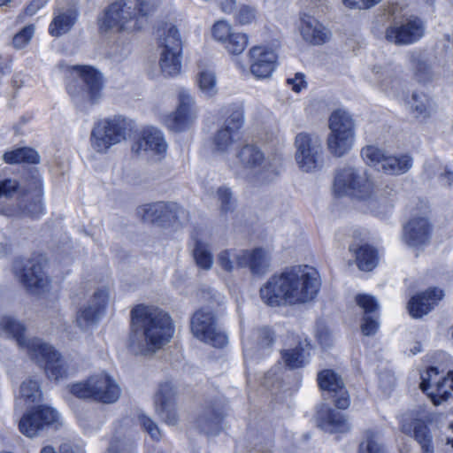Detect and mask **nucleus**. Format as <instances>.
Wrapping results in <instances>:
<instances>
[{
	"label": "nucleus",
	"mask_w": 453,
	"mask_h": 453,
	"mask_svg": "<svg viewBox=\"0 0 453 453\" xmlns=\"http://www.w3.org/2000/svg\"><path fill=\"white\" fill-rule=\"evenodd\" d=\"M131 324L134 334L129 338V348L136 354L155 353L170 342L174 334L169 314L155 306H134L131 311Z\"/></svg>",
	"instance_id": "nucleus-1"
},
{
	"label": "nucleus",
	"mask_w": 453,
	"mask_h": 453,
	"mask_svg": "<svg viewBox=\"0 0 453 453\" xmlns=\"http://www.w3.org/2000/svg\"><path fill=\"white\" fill-rule=\"evenodd\" d=\"M26 328L22 323L7 315L0 317V336L14 339L19 346L27 350L28 355L44 368L50 380H58L67 376L68 372L65 361L50 346L40 339H27Z\"/></svg>",
	"instance_id": "nucleus-2"
},
{
	"label": "nucleus",
	"mask_w": 453,
	"mask_h": 453,
	"mask_svg": "<svg viewBox=\"0 0 453 453\" xmlns=\"http://www.w3.org/2000/svg\"><path fill=\"white\" fill-rule=\"evenodd\" d=\"M42 392L36 380H25L19 389L15 408H27L19 422V431L27 437H35L45 426L60 424V415L50 406L42 404Z\"/></svg>",
	"instance_id": "nucleus-3"
},
{
	"label": "nucleus",
	"mask_w": 453,
	"mask_h": 453,
	"mask_svg": "<svg viewBox=\"0 0 453 453\" xmlns=\"http://www.w3.org/2000/svg\"><path fill=\"white\" fill-rule=\"evenodd\" d=\"M147 0H115L98 18V27L103 33L110 30L134 31L142 27L143 19L152 11Z\"/></svg>",
	"instance_id": "nucleus-4"
},
{
	"label": "nucleus",
	"mask_w": 453,
	"mask_h": 453,
	"mask_svg": "<svg viewBox=\"0 0 453 453\" xmlns=\"http://www.w3.org/2000/svg\"><path fill=\"white\" fill-rule=\"evenodd\" d=\"M334 191L339 196H348L368 204L374 203L378 198V189L368 173L351 165L337 170Z\"/></svg>",
	"instance_id": "nucleus-5"
},
{
	"label": "nucleus",
	"mask_w": 453,
	"mask_h": 453,
	"mask_svg": "<svg viewBox=\"0 0 453 453\" xmlns=\"http://www.w3.org/2000/svg\"><path fill=\"white\" fill-rule=\"evenodd\" d=\"M72 81L66 83L68 94L73 100H88L96 103L103 95L104 78L91 65H77L68 67Z\"/></svg>",
	"instance_id": "nucleus-6"
},
{
	"label": "nucleus",
	"mask_w": 453,
	"mask_h": 453,
	"mask_svg": "<svg viewBox=\"0 0 453 453\" xmlns=\"http://www.w3.org/2000/svg\"><path fill=\"white\" fill-rule=\"evenodd\" d=\"M70 391L79 398L92 399L103 403H113L121 395L118 382L105 372L93 374L84 381L73 384Z\"/></svg>",
	"instance_id": "nucleus-7"
},
{
	"label": "nucleus",
	"mask_w": 453,
	"mask_h": 453,
	"mask_svg": "<svg viewBox=\"0 0 453 453\" xmlns=\"http://www.w3.org/2000/svg\"><path fill=\"white\" fill-rule=\"evenodd\" d=\"M159 66L165 76H176L181 71L182 42L176 27L166 25L160 34Z\"/></svg>",
	"instance_id": "nucleus-8"
},
{
	"label": "nucleus",
	"mask_w": 453,
	"mask_h": 453,
	"mask_svg": "<svg viewBox=\"0 0 453 453\" xmlns=\"http://www.w3.org/2000/svg\"><path fill=\"white\" fill-rule=\"evenodd\" d=\"M129 123L122 116H114L97 121L90 134V143L94 150L106 152L111 146L126 139Z\"/></svg>",
	"instance_id": "nucleus-9"
},
{
	"label": "nucleus",
	"mask_w": 453,
	"mask_h": 453,
	"mask_svg": "<svg viewBox=\"0 0 453 453\" xmlns=\"http://www.w3.org/2000/svg\"><path fill=\"white\" fill-rule=\"evenodd\" d=\"M448 365H432L421 373L420 388L434 405L447 400L453 393V372L447 371Z\"/></svg>",
	"instance_id": "nucleus-10"
},
{
	"label": "nucleus",
	"mask_w": 453,
	"mask_h": 453,
	"mask_svg": "<svg viewBox=\"0 0 453 453\" xmlns=\"http://www.w3.org/2000/svg\"><path fill=\"white\" fill-rule=\"evenodd\" d=\"M138 214L143 221L165 227L177 228L188 221V211L173 202H157L142 205L139 207Z\"/></svg>",
	"instance_id": "nucleus-11"
},
{
	"label": "nucleus",
	"mask_w": 453,
	"mask_h": 453,
	"mask_svg": "<svg viewBox=\"0 0 453 453\" xmlns=\"http://www.w3.org/2000/svg\"><path fill=\"white\" fill-rule=\"evenodd\" d=\"M361 155L367 165L390 175L403 174L413 165L412 157L408 154L388 155L383 150L373 145L363 148Z\"/></svg>",
	"instance_id": "nucleus-12"
},
{
	"label": "nucleus",
	"mask_w": 453,
	"mask_h": 453,
	"mask_svg": "<svg viewBox=\"0 0 453 453\" xmlns=\"http://www.w3.org/2000/svg\"><path fill=\"white\" fill-rule=\"evenodd\" d=\"M296 160L304 172H312L322 166L323 147L321 139L316 134L300 133L296 136Z\"/></svg>",
	"instance_id": "nucleus-13"
},
{
	"label": "nucleus",
	"mask_w": 453,
	"mask_h": 453,
	"mask_svg": "<svg viewBox=\"0 0 453 453\" xmlns=\"http://www.w3.org/2000/svg\"><path fill=\"white\" fill-rule=\"evenodd\" d=\"M426 31L423 20L415 16L394 20L385 31V38L395 45L412 44L420 40Z\"/></svg>",
	"instance_id": "nucleus-14"
},
{
	"label": "nucleus",
	"mask_w": 453,
	"mask_h": 453,
	"mask_svg": "<svg viewBox=\"0 0 453 453\" xmlns=\"http://www.w3.org/2000/svg\"><path fill=\"white\" fill-rule=\"evenodd\" d=\"M47 265L48 259L44 255L35 254L29 258L15 257L12 270L20 283H48Z\"/></svg>",
	"instance_id": "nucleus-15"
},
{
	"label": "nucleus",
	"mask_w": 453,
	"mask_h": 453,
	"mask_svg": "<svg viewBox=\"0 0 453 453\" xmlns=\"http://www.w3.org/2000/svg\"><path fill=\"white\" fill-rule=\"evenodd\" d=\"M193 335L207 344L223 348L227 343V336L216 326L214 316L210 311H197L191 319Z\"/></svg>",
	"instance_id": "nucleus-16"
},
{
	"label": "nucleus",
	"mask_w": 453,
	"mask_h": 453,
	"mask_svg": "<svg viewBox=\"0 0 453 453\" xmlns=\"http://www.w3.org/2000/svg\"><path fill=\"white\" fill-rule=\"evenodd\" d=\"M109 300L105 288L99 289L90 297L88 305L81 308L76 316L75 323L82 331L89 330L103 316Z\"/></svg>",
	"instance_id": "nucleus-17"
},
{
	"label": "nucleus",
	"mask_w": 453,
	"mask_h": 453,
	"mask_svg": "<svg viewBox=\"0 0 453 453\" xmlns=\"http://www.w3.org/2000/svg\"><path fill=\"white\" fill-rule=\"evenodd\" d=\"M179 105L175 112L164 117L165 126L175 132L185 130L196 117L193 111L194 99L189 92L184 88L178 93Z\"/></svg>",
	"instance_id": "nucleus-18"
},
{
	"label": "nucleus",
	"mask_w": 453,
	"mask_h": 453,
	"mask_svg": "<svg viewBox=\"0 0 453 453\" xmlns=\"http://www.w3.org/2000/svg\"><path fill=\"white\" fill-rule=\"evenodd\" d=\"M401 431L407 435H413L421 447L422 453H434L432 435L418 414L407 412L400 416Z\"/></svg>",
	"instance_id": "nucleus-19"
},
{
	"label": "nucleus",
	"mask_w": 453,
	"mask_h": 453,
	"mask_svg": "<svg viewBox=\"0 0 453 453\" xmlns=\"http://www.w3.org/2000/svg\"><path fill=\"white\" fill-rule=\"evenodd\" d=\"M444 290L438 286L430 287L410 299L407 304L409 314L413 319H421L431 312L443 299Z\"/></svg>",
	"instance_id": "nucleus-20"
},
{
	"label": "nucleus",
	"mask_w": 453,
	"mask_h": 453,
	"mask_svg": "<svg viewBox=\"0 0 453 453\" xmlns=\"http://www.w3.org/2000/svg\"><path fill=\"white\" fill-rule=\"evenodd\" d=\"M250 73L257 79L270 77L278 65L276 53L264 46H254L249 50Z\"/></svg>",
	"instance_id": "nucleus-21"
},
{
	"label": "nucleus",
	"mask_w": 453,
	"mask_h": 453,
	"mask_svg": "<svg viewBox=\"0 0 453 453\" xmlns=\"http://www.w3.org/2000/svg\"><path fill=\"white\" fill-rule=\"evenodd\" d=\"M175 396V387L172 382L167 381L160 384L154 398L157 413L169 426H174L178 422Z\"/></svg>",
	"instance_id": "nucleus-22"
},
{
	"label": "nucleus",
	"mask_w": 453,
	"mask_h": 453,
	"mask_svg": "<svg viewBox=\"0 0 453 453\" xmlns=\"http://www.w3.org/2000/svg\"><path fill=\"white\" fill-rule=\"evenodd\" d=\"M43 187L42 180L37 172L27 179V188L24 195V202L27 203L22 209V212L32 218H38L44 213V205L42 202Z\"/></svg>",
	"instance_id": "nucleus-23"
},
{
	"label": "nucleus",
	"mask_w": 453,
	"mask_h": 453,
	"mask_svg": "<svg viewBox=\"0 0 453 453\" xmlns=\"http://www.w3.org/2000/svg\"><path fill=\"white\" fill-rule=\"evenodd\" d=\"M244 123L243 111L234 110L226 119L224 127L214 135L213 143L215 149L219 152L226 151L234 143V137Z\"/></svg>",
	"instance_id": "nucleus-24"
},
{
	"label": "nucleus",
	"mask_w": 453,
	"mask_h": 453,
	"mask_svg": "<svg viewBox=\"0 0 453 453\" xmlns=\"http://www.w3.org/2000/svg\"><path fill=\"white\" fill-rule=\"evenodd\" d=\"M318 382L322 390L333 394L335 405L339 409L345 410L349 406V395L341 376L332 370H324L318 374Z\"/></svg>",
	"instance_id": "nucleus-25"
},
{
	"label": "nucleus",
	"mask_w": 453,
	"mask_h": 453,
	"mask_svg": "<svg viewBox=\"0 0 453 453\" xmlns=\"http://www.w3.org/2000/svg\"><path fill=\"white\" fill-rule=\"evenodd\" d=\"M235 263L238 267L249 268L252 274H265L270 267V255L262 248L243 250L235 255Z\"/></svg>",
	"instance_id": "nucleus-26"
},
{
	"label": "nucleus",
	"mask_w": 453,
	"mask_h": 453,
	"mask_svg": "<svg viewBox=\"0 0 453 453\" xmlns=\"http://www.w3.org/2000/svg\"><path fill=\"white\" fill-rule=\"evenodd\" d=\"M299 30L303 39L313 45L324 44L332 36L331 31L326 27L316 18L306 14L301 18Z\"/></svg>",
	"instance_id": "nucleus-27"
},
{
	"label": "nucleus",
	"mask_w": 453,
	"mask_h": 453,
	"mask_svg": "<svg viewBox=\"0 0 453 453\" xmlns=\"http://www.w3.org/2000/svg\"><path fill=\"white\" fill-rule=\"evenodd\" d=\"M78 16L76 0H73L67 9L64 7L57 8L54 12L53 19L49 26V33L55 37H59L68 33L77 21Z\"/></svg>",
	"instance_id": "nucleus-28"
},
{
	"label": "nucleus",
	"mask_w": 453,
	"mask_h": 453,
	"mask_svg": "<svg viewBox=\"0 0 453 453\" xmlns=\"http://www.w3.org/2000/svg\"><path fill=\"white\" fill-rule=\"evenodd\" d=\"M430 232V224L425 217L413 218L404 226L403 239L408 246H422L428 242Z\"/></svg>",
	"instance_id": "nucleus-29"
},
{
	"label": "nucleus",
	"mask_w": 453,
	"mask_h": 453,
	"mask_svg": "<svg viewBox=\"0 0 453 453\" xmlns=\"http://www.w3.org/2000/svg\"><path fill=\"white\" fill-rule=\"evenodd\" d=\"M318 425L329 433H343L349 429V424L344 416L323 404L316 411Z\"/></svg>",
	"instance_id": "nucleus-30"
},
{
	"label": "nucleus",
	"mask_w": 453,
	"mask_h": 453,
	"mask_svg": "<svg viewBox=\"0 0 453 453\" xmlns=\"http://www.w3.org/2000/svg\"><path fill=\"white\" fill-rule=\"evenodd\" d=\"M373 82L381 88L384 91L390 93L397 88L402 81L398 77V68L392 64L384 66L375 65L372 68Z\"/></svg>",
	"instance_id": "nucleus-31"
},
{
	"label": "nucleus",
	"mask_w": 453,
	"mask_h": 453,
	"mask_svg": "<svg viewBox=\"0 0 453 453\" xmlns=\"http://www.w3.org/2000/svg\"><path fill=\"white\" fill-rule=\"evenodd\" d=\"M133 150H135L136 152L142 150L161 155L165 153L167 144L160 130L155 127H149L143 131L142 138L138 144V148H133Z\"/></svg>",
	"instance_id": "nucleus-32"
},
{
	"label": "nucleus",
	"mask_w": 453,
	"mask_h": 453,
	"mask_svg": "<svg viewBox=\"0 0 453 453\" xmlns=\"http://www.w3.org/2000/svg\"><path fill=\"white\" fill-rule=\"evenodd\" d=\"M349 251L354 255L359 270L371 272L378 264L377 251L366 243H352Z\"/></svg>",
	"instance_id": "nucleus-33"
},
{
	"label": "nucleus",
	"mask_w": 453,
	"mask_h": 453,
	"mask_svg": "<svg viewBox=\"0 0 453 453\" xmlns=\"http://www.w3.org/2000/svg\"><path fill=\"white\" fill-rule=\"evenodd\" d=\"M355 121L343 109L334 111L328 119L329 134L355 135Z\"/></svg>",
	"instance_id": "nucleus-34"
},
{
	"label": "nucleus",
	"mask_w": 453,
	"mask_h": 453,
	"mask_svg": "<svg viewBox=\"0 0 453 453\" xmlns=\"http://www.w3.org/2000/svg\"><path fill=\"white\" fill-rule=\"evenodd\" d=\"M311 346L306 341L298 339L297 346L285 350V369H297L303 367L309 361Z\"/></svg>",
	"instance_id": "nucleus-35"
},
{
	"label": "nucleus",
	"mask_w": 453,
	"mask_h": 453,
	"mask_svg": "<svg viewBox=\"0 0 453 453\" xmlns=\"http://www.w3.org/2000/svg\"><path fill=\"white\" fill-rule=\"evenodd\" d=\"M357 453H389L380 429H367L364 432Z\"/></svg>",
	"instance_id": "nucleus-36"
},
{
	"label": "nucleus",
	"mask_w": 453,
	"mask_h": 453,
	"mask_svg": "<svg viewBox=\"0 0 453 453\" xmlns=\"http://www.w3.org/2000/svg\"><path fill=\"white\" fill-rule=\"evenodd\" d=\"M319 271L310 265H295L285 270V283H315L320 280Z\"/></svg>",
	"instance_id": "nucleus-37"
},
{
	"label": "nucleus",
	"mask_w": 453,
	"mask_h": 453,
	"mask_svg": "<svg viewBox=\"0 0 453 453\" xmlns=\"http://www.w3.org/2000/svg\"><path fill=\"white\" fill-rule=\"evenodd\" d=\"M285 303H297L311 301L318 294V285H285Z\"/></svg>",
	"instance_id": "nucleus-38"
},
{
	"label": "nucleus",
	"mask_w": 453,
	"mask_h": 453,
	"mask_svg": "<svg viewBox=\"0 0 453 453\" xmlns=\"http://www.w3.org/2000/svg\"><path fill=\"white\" fill-rule=\"evenodd\" d=\"M355 143V135L328 134L326 145L328 151L336 157L348 154Z\"/></svg>",
	"instance_id": "nucleus-39"
},
{
	"label": "nucleus",
	"mask_w": 453,
	"mask_h": 453,
	"mask_svg": "<svg viewBox=\"0 0 453 453\" xmlns=\"http://www.w3.org/2000/svg\"><path fill=\"white\" fill-rule=\"evenodd\" d=\"M237 158L244 169L253 170L265 161L262 150L254 144L242 146L237 153Z\"/></svg>",
	"instance_id": "nucleus-40"
},
{
	"label": "nucleus",
	"mask_w": 453,
	"mask_h": 453,
	"mask_svg": "<svg viewBox=\"0 0 453 453\" xmlns=\"http://www.w3.org/2000/svg\"><path fill=\"white\" fill-rule=\"evenodd\" d=\"M3 160L9 165L38 164L40 156L34 149L23 147L6 151L3 155Z\"/></svg>",
	"instance_id": "nucleus-41"
},
{
	"label": "nucleus",
	"mask_w": 453,
	"mask_h": 453,
	"mask_svg": "<svg viewBox=\"0 0 453 453\" xmlns=\"http://www.w3.org/2000/svg\"><path fill=\"white\" fill-rule=\"evenodd\" d=\"M196 81L200 92L205 97L211 98L217 94V79L214 72L211 70L200 71Z\"/></svg>",
	"instance_id": "nucleus-42"
},
{
	"label": "nucleus",
	"mask_w": 453,
	"mask_h": 453,
	"mask_svg": "<svg viewBox=\"0 0 453 453\" xmlns=\"http://www.w3.org/2000/svg\"><path fill=\"white\" fill-rule=\"evenodd\" d=\"M249 44V37L246 34L234 32L223 47L232 55H239L244 51Z\"/></svg>",
	"instance_id": "nucleus-43"
},
{
	"label": "nucleus",
	"mask_w": 453,
	"mask_h": 453,
	"mask_svg": "<svg viewBox=\"0 0 453 453\" xmlns=\"http://www.w3.org/2000/svg\"><path fill=\"white\" fill-rule=\"evenodd\" d=\"M195 248H194V257L196 265L202 268L208 270L213 264V257L208 248L201 241L194 238Z\"/></svg>",
	"instance_id": "nucleus-44"
},
{
	"label": "nucleus",
	"mask_w": 453,
	"mask_h": 453,
	"mask_svg": "<svg viewBox=\"0 0 453 453\" xmlns=\"http://www.w3.org/2000/svg\"><path fill=\"white\" fill-rule=\"evenodd\" d=\"M283 285H264L260 289L262 299L270 306H279L283 299Z\"/></svg>",
	"instance_id": "nucleus-45"
},
{
	"label": "nucleus",
	"mask_w": 453,
	"mask_h": 453,
	"mask_svg": "<svg viewBox=\"0 0 453 453\" xmlns=\"http://www.w3.org/2000/svg\"><path fill=\"white\" fill-rule=\"evenodd\" d=\"M356 302L365 314L376 313L380 310L379 301L372 295L359 294L356 296Z\"/></svg>",
	"instance_id": "nucleus-46"
},
{
	"label": "nucleus",
	"mask_w": 453,
	"mask_h": 453,
	"mask_svg": "<svg viewBox=\"0 0 453 453\" xmlns=\"http://www.w3.org/2000/svg\"><path fill=\"white\" fill-rule=\"evenodd\" d=\"M411 110L416 118H426L429 115L428 99L424 95H412Z\"/></svg>",
	"instance_id": "nucleus-47"
},
{
	"label": "nucleus",
	"mask_w": 453,
	"mask_h": 453,
	"mask_svg": "<svg viewBox=\"0 0 453 453\" xmlns=\"http://www.w3.org/2000/svg\"><path fill=\"white\" fill-rule=\"evenodd\" d=\"M35 34V26L28 25L18 32L12 39V45L17 50L25 48L31 41Z\"/></svg>",
	"instance_id": "nucleus-48"
},
{
	"label": "nucleus",
	"mask_w": 453,
	"mask_h": 453,
	"mask_svg": "<svg viewBox=\"0 0 453 453\" xmlns=\"http://www.w3.org/2000/svg\"><path fill=\"white\" fill-rule=\"evenodd\" d=\"M213 38L219 43L224 45L227 39L234 33L232 27L226 21L220 20L216 22L211 29Z\"/></svg>",
	"instance_id": "nucleus-49"
},
{
	"label": "nucleus",
	"mask_w": 453,
	"mask_h": 453,
	"mask_svg": "<svg viewBox=\"0 0 453 453\" xmlns=\"http://www.w3.org/2000/svg\"><path fill=\"white\" fill-rule=\"evenodd\" d=\"M139 421L152 439L159 440L161 438V432L158 426L150 418L142 414L139 416Z\"/></svg>",
	"instance_id": "nucleus-50"
},
{
	"label": "nucleus",
	"mask_w": 453,
	"mask_h": 453,
	"mask_svg": "<svg viewBox=\"0 0 453 453\" xmlns=\"http://www.w3.org/2000/svg\"><path fill=\"white\" fill-rule=\"evenodd\" d=\"M282 371L280 367L270 370L265 378V385L267 388H281Z\"/></svg>",
	"instance_id": "nucleus-51"
},
{
	"label": "nucleus",
	"mask_w": 453,
	"mask_h": 453,
	"mask_svg": "<svg viewBox=\"0 0 453 453\" xmlns=\"http://www.w3.org/2000/svg\"><path fill=\"white\" fill-rule=\"evenodd\" d=\"M220 419L218 417L213 418H199V427L208 434H215L218 433Z\"/></svg>",
	"instance_id": "nucleus-52"
},
{
	"label": "nucleus",
	"mask_w": 453,
	"mask_h": 453,
	"mask_svg": "<svg viewBox=\"0 0 453 453\" xmlns=\"http://www.w3.org/2000/svg\"><path fill=\"white\" fill-rule=\"evenodd\" d=\"M380 327V323L376 318L365 316L361 324V331L364 335L370 336L376 334Z\"/></svg>",
	"instance_id": "nucleus-53"
},
{
	"label": "nucleus",
	"mask_w": 453,
	"mask_h": 453,
	"mask_svg": "<svg viewBox=\"0 0 453 453\" xmlns=\"http://www.w3.org/2000/svg\"><path fill=\"white\" fill-rule=\"evenodd\" d=\"M19 183L12 179L0 180V198L11 197L18 190Z\"/></svg>",
	"instance_id": "nucleus-54"
},
{
	"label": "nucleus",
	"mask_w": 453,
	"mask_h": 453,
	"mask_svg": "<svg viewBox=\"0 0 453 453\" xmlns=\"http://www.w3.org/2000/svg\"><path fill=\"white\" fill-rule=\"evenodd\" d=\"M256 18V12L253 8L250 6H242L237 14L236 20L241 25H248L250 24Z\"/></svg>",
	"instance_id": "nucleus-55"
},
{
	"label": "nucleus",
	"mask_w": 453,
	"mask_h": 453,
	"mask_svg": "<svg viewBox=\"0 0 453 453\" xmlns=\"http://www.w3.org/2000/svg\"><path fill=\"white\" fill-rule=\"evenodd\" d=\"M239 252H234V250H226L219 254L218 260L219 265L226 271L231 272L234 269V263L231 260V257H234L235 258V255Z\"/></svg>",
	"instance_id": "nucleus-56"
},
{
	"label": "nucleus",
	"mask_w": 453,
	"mask_h": 453,
	"mask_svg": "<svg viewBox=\"0 0 453 453\" xmlns=\"http://www.w3.org/2000/svg\"><path fill=\"white\" fill-rule=\"evenodd\" d=\"M217 196L219 201L220 202L221 210L223 211H227L230 210L232 194L230 189L226 188H220L217 191Z\"/></svg>",
	"instance_id": "nucleus-57"
},
{
	"label": "nucleus",
	"mask_w": 453,
	"mask_h": 453,
	"mask_svg": "<svg viewBox=\"0 0 453 453\" xmlns=\"http://www.w3.org/2000/svg\"><path fill=\"white\" fill-rule=\"evenodd\" d=\"M317 338L321 346L324 348L331 346L334 342V336L332 332L326 327H323L318 331Z\"/></svg>",
	"instance_id": "nucleus-58"
},
{
	"label": "nucleus",
	"mask_w": 453,
	"mask_h": 453,
	"mask_svg": "<svg viewBox=\"0 0 453 453\" xmlns=\"http://www.w3.org/2000/svg\"><path fill=\"white\" fill-rule=\"evenodd\" d=\"M287 82L296 93H299L303 88L306 87V81H304L303 75L301 73H296L294 78L288 79Z\"/></svg>",
	"instance_id": "nucleus-59"
},
{
	"label": "nucleus",
	"mask_w": 453,
	"mask_h": 453,
	"mask_svg": "<svg viewBox=\"0 0 453 453\" xmlns=\"http://www.w3.org/2000/svg\"><path fill=\"white\" fill-rule=\"evenodd\" d=\"M280 171L272 163H268L266 169L260 173L263 180H269L273 176H278Z\"/></svg>",
	"instance_id": "nucleus-60"
},
{
	"label": "nucleus",
	"mask_w": 453,
	"mask_h": 453,
	"mask_svg": "<svg viewBox=\"0 0 453 453\" xmlns=\"http://www.w3.org/2000/svg\"><path fill=\"white\" fill-rule=\"evenodd\" d=\"M395 379L394 375L388 373L385 376L381 377L380 380V388L387 391L390 389L395 385Z\"/></svg>",
	"instance_id": "nucleus-61"
},
{
	"label": "nucleus",
	"mask_w": 453,
	"mask_h": 453,
	"mask_svg": "<svg viewBox=\"0 0 453 453\" xmlns=\"http://www.w3.org/2000/svg\"><path fill=\"white\" fill-rule=\"evenodd\" d=\"M44 4L41 1L33 0L25 9L27 15L32 16L35 14Z\"/></svg>",
	"instance_id": "nucleus-62"
},
{
	"label": "nucleus",
	"mask_w": 453,
	"mask_h": 453,
	"mask_svg": "<svg viewBox=\"0 0 453 453\" xmlns=\"http://www.w3.org/2000/svg\"><path fill=\"white\" fill-rule=\"evenodd\" d=\"M426 280H444L445 279L442 277L441 272L437 269L429 270L426 273Z\"/></svg>",
	"instance_id": "nucleus-63"
},
{
	"label": "nucleus",
	"mask_w": 453,
	"mask_h": 453,
	"mask_svg": "<svg viewBox=\"0 0 453 453\" xmlns=\"http://www.w3.org/2000/svg\"><path fill=\"white\" fill-rule=\"evenodd\" d=\"M235 5V0H223L221 2V9L224 12L229 13L233 12Z\"/></svg>",
	"instance_id": "nucleus-64"
}]
</instances>
